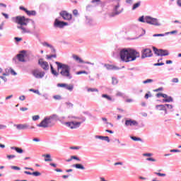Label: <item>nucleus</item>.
<instances>
[{
    "mask_svg": "<svg viewBox=\"0 0 181 181\" xmlns=\"http://www.w3.org/2000/svg\"><path fill=\"white\" fill-rule=\"evenodd\" d=\"M25 53H26V52L23 50L20 54H18L16 57L13 58V62H14V63H16V61L18 60V62L25 63V62H26L25 60Z\"/></svg>",
    "mask_w": 181,
    "mask_h": 181,
    "instance_id": "nucleus-8",
    "label": "nucleus"
},
{
    "mask_svg": "<svg viewBox=\"0 0 181 181\" xmlns=\"http://www.w3.org/2000/svg\"><path fill=\"white\" fill-rule=\"evenodd\" d=\"M131 139H132V141H140V142H144V141L142 140V139H141L140 137H136V136H130Z\"/></svg>",
    "mask_w": 181,
    "mask_h": 181,
    "instance_id": "nucleus-27",
    "label": "nucleus"
},
{
    "mask_svg": "<svg viewBox=\"0 0 181 181\" xmlns=\"http://www.w3.org/2000/svg\"><path fill=\"white\" fill-rule=\"evenodd\" d=\"M112 84H113L114 86L118 84V79H117V78H112Z\"/></svg>",
    "mask_w": 181,
    "mask_h": 181,
    "instance_id": "nucleus-39",
    "label": "nucleus"
},
{
    "mask_svg": "<svg viewBox=\"0 0 181 181\" xmlns=\"http://www.w3.org/2000/svg\"><path fill=\"white\" fill-rule=\"evenodd\" d=\"M40 119V116H39V115L33 116V121H37Z\"/></svg>",
    "mask_w": 181,
    "mask_h": 181,
    "instance_id": "nucleus-43",
    "label": "nucleus"
},
{
    "mask_svg": "<svg viewBox=\"0 0 181 181\" xmlns=\"http://www.w3.org/2000/svg\"><path fill=\"white\" fill-rule=\"evenodd\" d=\"M42 156L47 158L45 159V162H52V158H51L50 154L43 155Z\"/></svg>",
    "mask_w": 181,
    "mask_h": 181,
    "instance_id": "nucleus-29",
    "label": "nucleus"
},
{
    "mask_svg": "<svg viewBox=\"0 0 181 181\" xmlns=\"http://www.w3.org/2000/svg\"><path fill=\"white\" fill-rule=\"evenodd\" d=\"M141 6V1H138L137 3L134 4L132 6V11H135V9H138Z\"/></svg>",
    "mask_w": 181,
    "mask_h": 181,
    "instance_id": "nucleus-26",
    "label": "nucleus"
},
{
    "mask_svg": "<svg viewBox=\"0 0 181 181\" xmlns=\"http://www.w3.org/2000/svg\"><path fill=\"white\" fill-rule=\"evenodd\" d=\"M139 22H141L142 23H148V25H153V26H162V23L159 22L158 18L151 17L150 16H141L139 18Z\"/></svg>",
    "mask_w": 181,
    "mask_h": 181,
    "instance_id": "nucleus-7",
    "label": "nucleus"
},
{
    "mask_svg": "<svg viewBox=\"0 0 181 181\" xmlns=\"http://www.w3.org/2000/svg\"><path fill=\"white\" fill-rule=\"evenodd\" d=\"M139 123L136 120H134L132 119H126L124 122V127H138Z\"/></svg>",
    "mask_w": 181,
    "mask_h": 181,
    "instance_id": "nucleus-11",
    "label": "nucleus"
},
{
    "mask_svg": "<svg viewBox=\"0 0 181 181\" xmlns=\"http://www.w3.org/2000/svg\"><path fill=\"white\" fill-rule=\"evenodd\" d=\"M50 69L52 74H53V76H55V77H59V73L56 70H54L53 65L50 64Z\"/></svg>",
    "mask_w": 181,
    "mask_h": 181,
    "instance_id": "nucleus-20",
    "label": "nucleus"
},
{
    "mask_svg": "<svg viewBox=\"0 0 181 181\" xmlns=\"http://www.w3.org/2000/svg\"><path fill=\"white\" fill-rule=\"evenodd\" d=\"M155 175H157V176H161V177H165L166 176V174L165 173H154Z\"/></svg>",
    "mask_w": 181,
    "mask_h": 181,
    "instance_id": "nucleus-48",
    "label": "nucleus"
},
{
    "mask_svg": "<svg viewBox=\"0 0 181 181\" xmlns=\"http://www.w3.org/2000/svg\"><path fill=\"white\" fill-rule=\"evenodd\" d=\"M13 158H16V156H15V155H8L7 156V159L11 160V159H13Z\"/></svg>",
    "mask_w": 181,
    "mask_h": 181,
    "instance_id": "nucleus-51",
    "label": "nucleus"
},
{
    "mask_svg": "<svg viewBox=\"0 0 181 181\" xmlns=\"http://www.w3.org/2000/svg\"><path fill=\"white\" fill-rule=\"evenodd\" d=\"M32 175L37 177V176H41L42 173H40V172H38V171H35V172L32 173Z\"/></svg>",
    "mask_w": 181,
    "mask_h": 181,
    "instance_id": "nucleus-38",
    "label": "nucleus"
},
{
    "mask_svg": "<svg viewBox=\"0 0 181 181\" xmlns=\"http://www.w3.org/2000/svg\"><path fill=\"white\" fill-rule=\"evenodd\" d=\"M72 166L73 168H76V169H81V170H84L86 169L84 165H83L82 164H74Z\"/></svg>",
    "mask_w": 181,
    "mask_h": 181,
    "instance_id": "nucleus-19",
    "label": "nucleus"
},
{
    "mask_svg": "<svg viewBox=\"0 0 181 181\" xmlns=\"http://www.w3.org/2000/svg\"><path fill=\"white\" fill-rule=\"evenodd\" d=\"M13 127L17 128L19 131L23 130V129H28L29 128V124H14Z\"/></svg>",
    "mask_w": 181,
    "mask_h": 181,
    "instance_id": "nucleus-15",
    "label": "nucleus"
},
{
    "mask_svg": "<svg viewBox=\"0 0 181 181\" xmlns=\"http://www.w3.org/2000/svg\"><path fill=\"white\" fill-rule=\"evenodd\" d=\"M165 108H168V110H172V108H173V105L170 104H165Z\"/></svg>",
    "mask_w": 181,
    "mask_h": 181,
    "instance_id": "nucleus-47",
    "label": "nucleus"
},
{
    "mask_svg": "<svg viewBox=\"0 0 181 181\" xmlns=\"http://www.w3.org/2000/svg\"><path fill=\"white\" fill-rule=\"evenodd\" d=\"M42 97L45 98V100H49V95L47 93H44Z\"/></svg>",
    "mask_w": 181,
    "mask_h": 181,
    "instance_id": "nucleus-55",
    "label": "nucleus"
},
{
    "mask_svg": "<svg viewBox=\"0 0 181 181\" xmlns=\"http://www.w3.org/2000/svg\"><path fill=\"white\" fill-rule=\"evenodd\" d=\"M12 21L15 22V23H17V29H20L22 30V33H30V30L29 29H27L26 28L23 26H28V23L30 21V19L25 18L23 16H18L16 17L12 18Z\"/></svg>",
    "mask_w": 181,
    "mask_h": 181,
    "instance_id": "nucleus-3",
    "label": "nucleus"
},
{
    "mask_svg": "<svg viewBox=\"0 0 181 181\" xmlns=\"http://www.w3.org/2000/svg\"><path fill=\"white\" fill-rule=\"evenodd\" d=\"M11 149H12L13 151H16V152H17V153H23V149H22L19 147L11 146Z\"/></svg>",
    "mask_w": 181,
    "mask_h": 181,
    "instance_id": "nucleus-18",
    "label": "nucleus"
},
{
    "mask_svg": "<svg viewBox=\"0 0 181 181\" xmlns=\"http://www.w3.org/2000/svg\"><path fill=\"white\" fill-rule=\"evenodd\" d=\"M71 159H74L75 160H78V162H80V158L76 156H71Z\"/></svg>",
    "mask_w": 181,
    "mask_h": 181,
    "instance_id": "nucleus-49",
    "label": "nucleus"
},
{
    "mask_svg": "<svg viewBox=\"0 0 181 181\" xmlns=\"http://www.w3.org/2000/svg\"><path fill=\"white\" fill-rule=\"evenodd\" d=\"M57 87H64L66 88V87H67V83H58Z\"/></svg>",
    "mask_w": 181,
    "mask_h": 181,
    "instance_id": "nucleus-46",
    "label": "nucleus"
},
{
    "mask_svg": "<svg viewBox=\"0 0 181 181\" xmlns=\"http://www.w3.org/2000/svg\"><path fill=\"white\" fill-rule=\"evenodd\" d=\"M156 97H158V98H159V97H163V98H168V95L165 93H157Z\"/></svg>",
    "mask_w": 181,
    "mask_h": 181,
    "instance_id": "nucleus-32",
    "label": "nucleus"
},
{
    "mask_svg": "<svg viewBox=\"0 0 181 181\" xmlns=\"http://www.w3.org/2000/svg\"><path fill=\"white\" fill-rule=\"evenodd\" d=\"M66 117H61L60 118L56 114H53L50 116L46 117L37 127L39 128H52L54 125V121H60V119H65Z\"/></svg>",
    "mask_w": 181,
    "mask_h": 181,
    "instance_id": "nucleus-2",
    "label": "nucleus"
},
{
    "mask_svg": "<svg viewBox=\"0 0 181 181\" xmlns=\"http://www.w3.org/2000/svg\"><path fill=\"white\" fill-rule=\"evenodd\" d=\"M92 4H97V5H100V4H101V1L100 0H92L91 1Z\"/></svg>",
    "mask_w": 181,
    "mask_h": 181,
    "instance_id": "nucleus-45",
    "label": "nucleus"
},
{
    "mask_svg": "<svg viewBox=\"0 0 181 181\" xmlns=\"http://www.w3.org/2000/svg\"><path fill=\"white\" fill-rule=\"evenodd\" d=\"M7 126L5 124H0V129H6Z\"/></svg>",
    "mask_w": 181,
    "mask_h": 181,
    "instance_id": "nucleus-56",
    "label": "nucleus"
},
{
    "mask_svg": "<svg viewBox=\"0 0 181 181\" xmlns=\"http://www.w3.org/2000/svg\"><path fill=\"white\" fill-rule=\"evenodd\" d=\"M119 56L121 62L123 63H129L135 62L141 57L139 52L132 48H122L119 52Z\"/></svg>",
    "mask_w": 181,
    "mask_h": 181,
    "instance_id": "nucleus-1",
    "label": "nucleus"
},
{
    "mask_svg": "<svg viewBox=\"0 0 181 181\" xmlns=\"http://www.w3.org/2000/svg\"><path fill=\"white\" fill-rule=\"evenodd\" d=\"M1 15L4 16L6 19H9V16L7 13H1Z\"/></svg>",
    "mask_w": 181,
    "mask_h": 181,
    "instance_id": "nucleus-58",
    "label": "nucleus"
},
{
    "mask_svg": "<svg viewBox=\"0 0 181 181\" xmlns=\"http://www.w3.org/2000/svg\"><path fill=\"white\" fill-rule=\"evenodd\" d=\"M19 100L21 101H25V100H26V97H25V95H21L19 97Z\"/></svg>",
    "mask_w": 181,
    "mask_h": 181,
    "instance_id": "nucleus-57",
    "label": "nucleus"
},
{
    "mask_svg": "<svg viewBox=\"0 0 181 181\" xmlns=\"http://www.w3.org/2000/svg\"><path fill=\"white\" fill-rule=\"evenodd\" d=\"M153 50L155 54H157V56H160V53L162 52V49H158V48H156L155 47H153Z\"/></svg>",
    "mask_w": 181,
    "mask_h": 181,
    "instance_id": "nucleus-22",
    "label": "nucleus"
},
{
    "mask_svg": "<svg viewBox=\"0 0 181 181\" xmlns=\"http://www.w3.org/2000/svg\"><path fill=\"white\" fill-rule=\"evenodd\" d=\"M27 15L28 16H36V11H27Z\"/></svg>",
    "mask_w": 181,
    "mask_h": 181,
    "instance_id": "nucleus-24",
    "label": "nucleus"
},
{
    "mask_svg": "<svg viewBox=\"0 0 181 181\" xmlns=\"http://www.w3.org/2000/svg\"><path fill=\"white\" fill-rule=\"evenodd\" d=\"M116 95H117V97H122V95H124V94L122 92L119 91L116 93Z\"/></svg>",
    "mask_w": 181,
    "mask_h": 181,
    "instance_id": "nucleus-60",
    "label": "nucleus"
},
{
    "mask_svg": "<svg viewBox=\"0 0 181 181\" xmlns=\"http://www.w3.org/2000/svg\"><path fill=\"white\" fill-rule=\"evenodd\" d=\"M173 83H179V78H174L172 79Z\"/></svg>",
    "mask_w": 181,
    "mask_h": 181,
    "instance_id": "nucleus-59",
    "label": "nucleus"
},
{
    "mask_svg": "<svg viewBox=\"0 0 181 181\" xmlns=\"http://www.w3.org/2000/svg\"><path fill=\"white\" fill-rule=\"evenodd\" d=\"M47 60H50V59H56V57H57V55H56V54H50V55H47L46 56Z\"/></svg>",
    "mask_w": 181,
    "mask_h": 181,
    "instance_id": "nucleus-36",
    "label": "nucleus"
},
{
    "mask_svg": "<svg viewBox=\"0 0 181 181\" xmlns=\"http://www.w3.org/2000/svg\"><path fill=\"white\" fill-rule=\"evenodd\" d=\"M11 169H13V170H21V168L15 165L11 166Z\"/></svg>",
    "mask_w": 181,
    "mask_h": 181,
    "instance_id": "nucleus-52",
    "label": "nucleus"
},
{
    "mask_svg": "<svg viewBox=\"0 0 181 181\" xmlns=\"http://www.w3.org/2000/svg\"><path fill=\"white\" fill-rule=\"evenodd\" d=\"M165 64V63L161 62V63H156L153 64V66H163Z\"/></svg>",
    "mask_w": 181,
    "mask_h": 181,
    "instance_id": "nucleus-62",
    "label": "nucleus"
},
{
    "mask_svg": "<svg viewBox=\"0 0 181 181\" xmlns=\"http://www.w3.org/2000/svg\"><path fill=\"white\" fill-rule=\"evenodd\" d=\"M160 56H169V51L168 49H161Z\"/></svg>",
    "mask_w": 181,
    "mask_h": 181,
    "instance_id": "nucleus-25",
    "label": "nucleus"
},
{
    "mask_svg": "<svg viewBox=\"0 0 181 181\" xmlns=\"http://www.w3.org/2000/svg\"><path fill=\"white\" fill-rule=\"evenodd\" d=\"M32 74L35 78H43L46 73L45 71H40L39 69H34L32 71Z\"/></svg>",
    "mask_w": 181,
    "mask_h": 181,
    "instance_id": "nucleus-10",
    "label": "nucleus"
},
{
    "mask_svg": "<svg viewBox=\"0 0 181 181\" xmlns=\"http://www.w3.org/2000/svg\"><path fill=\"white\" fill-rule=\"evenodd\" d=\"M151 83H153V79H146L143 81V84H151Z\"/></svg>",
    "mask_w": 181,
    "mask_h": 181,
    "instance_id": "nucleus-37",
    "label": "nucleus"
},
{
    "mask_svg": "<svg viewBox=\"0 0 181 181\" xmlns=\"http://www.w3.org/2000/svg\"><path fill=\"white\" fill-rule=\"evenodd\" d=\"M73 59H74L76 62H78V63H84V61L77 55H73Z\"/></svg>",
    "mask_w": 181,
    "mask_h": 181,
    "instance_id": "nucleus-23",
    "label": "nucleus"
},
{
    "mask_svg": "<svg viewBox=\"0 0 181 181\" xmlns=\"http://www.w3.org/2000/svg\"><path fill=\"white\" fill-rule=\"evenodd\" d=\"M162 103H173V98L171 96H167L165 99H163Z\"/></svg>",
    "mask_w": 181,
    "mask_h": 181,
    "instance_id": "nucleus-21",
    "label": "nucleus"
},
{
    "mask_svg": "<svg viewBox=\"0 0 181 181\" xmlns=\"http://www.w3.org/2000/svg\"><path fill=\"white\" fill-rule=\"evenodd\" d=\"M74 88V86L72 84H66V90H68L69 91H73Z\"/></svg>",
    "mask_w": 181,
    "mask_h": 181,
    "instance_id": "nucleus-28",
    "label": "nucleus"
},
{
    "mask_svg": "<svg viewBox=\"0 0 181 181\" xmlns=\"http://www.w3.org/2000/svg\"><path fill=\"white\" fill-rule=\"evenodd\" d=\"M102 97H103V98H106V100H108L109 101H112V98L110 95H108L107 94H103Z\"/></svg>",
    "mask_w": 181,
    "mask_h": 181,
    "instance_id": "nucleus-34",
    "label": "nucleus"
},
{
    "mask_svg": "<svg viewBox=\"0 0 181 181\" xmlns=\"http://www.w3.org/2000/svg\"><path fill=\"white\" fill-rule=\"evenodd\" d=\"M10 73H11V74H12V76H17V73L15 71V70H13V69H11L10 70Z\"/></svg>",
    "mask_w": 181,
    "mask_h": 181,
    "instance_id": "nucleus-50",
    "label": "nucleus"
},
{
    "mask_svg": "<svg viewBox=\"0 0 181 181\" xmlns=\"http://www.w3.org/2000/svg\"><path fill=\"white\" fill-rule=\"evenodd\" d=\"M176 33H177V30H173L171 32H167V33H165V35H166V36H168V35H175Z\"/></svg>",
    "mask_w": 181,
    "mask_h": 181,
    "instance_id": "nucleus-42",
    "label": "nucleus"
},
{
    "mask_svg": "<svg viewBox=\"0 0 181 181\" xmlns=\"http://www.w3.org/2000/svg\"><path fill=\"white\" fill-rule=\"evenodd\" d=\"M163 36H166V33L164 34H154L153 35V37H163Z\"/></svg>",
    "mask_w": 181,
    "mask_h": 181,
    "instance_id": "nucleus-41",
    "label": "nucleus"
},
{
    "mask_svg": "<svg viewBox=\"0 0 181 181\" xmlns=\"http://www.w3.org/2000/svg\"><path fill=\"white\" fill-rule=\"evenodd\" d=\"M19 9L21 11H23L24 12H25V13H27V12H28V10L26 9V8H25V7L22 6L19 7Z\"/></svg>",
    "mask_w": 181,
    "mask_h": 181,
    "instance_id": "nucleus-53",
    "label": "nucleus"
},
{
    "mask_svg": "<svg viewBox=\"0 0 181 181\" xmlns=\"http://www.w3.org/2000/svg\"><path fill=\"white\" fill-rule=\"evenodd\" d=\"M156 108L159 111H164L165 114H168V109L165 107V104L164 105H157L156 106Z\"/></svg>",
    "mask_w": 181,
    "mask_h": 181,
    "instance_id": "nucleus-16",
    "label": "nucleus"
},
{
    "mask_svg": "<svg viewBox=\"0 0 181 181\" xmlns=\"http://www.w3.org/2000/svg\"><path fill=\"white\" fill-rule=\"evenodd\" d=\"M14 40H16V42H21V41H22V38L18 37H15Z\"/></svg>",
    "mask_w": 181,
    "mask_h": 181,
    "instance_id": "nucleus-61",
    "label": "nucleus"
},
{
    "mask_svg": "<svg viewBox=\"0 0 181 181\" xmlns=\"http://www.w3.org/2000/svg\"><path fill=\"white\" fill-rule=\"evenodd\" d=\"M69 118H74V119H81V122H76V121H71V122H65L63 123L65 127L67 128H70V129H77V128H80L81 126L82 122H86V117H78L76 116L69 117Z\"/></svg>",
    "mask_w": 181,
    "mask_h": 181,
    "instance_id": "nucleus-6",
    "label": "nucleus"
},
{
    "mask_svg": "<svg viewBox=\"0 0 181 181\" xmlns=\"http://www.w3.org/2000/svg\"><path fill=\"white\" fill-rule=\"evenodd\" d=\"M152 50L149 48L144 49L142 51L141 59H146V57H151Z\"/></svg>",
    "mask_w": 181,
    "mask_h": 181,
    "instance_id": "nucleus-13",
    "label": "nucleus"
},
{
    "mask_svg": "<svg viewBox=\"0 0 181 181\" xmlns=\"http://www.w3.org/2000/svg\"><path fill=\"white\" fill-rule=\"evenodd\" d=\"M104 66L106 67L107 70H119V68L111 64H105Z\"/></svg>",
    "mask_w": 181,
    "mask_h": 181,
    "instance_id": "nucleus-17",
    "label": "nucleus"
},
{
    "mask_svg": "<svg viewBox=\"0 0 181 181\" xmlns=\"http://www.w3.org/2000/svg\"><path fill=\"white\" fill-rule=\"evenodd\" d=\"M33 141L34 142H40V139H39V138H34V139H33Z\"/></svg>",
    "mask_w": 181,
    "mask_h": 181,
    "instance_id": "nucleus-63",
    "label": "nucleus"
},
{
    "mask_svg": "<svg viewBox=\"0 0 181 181\" xmlns=\"http://www.w3.org/2000/svg\"><path fill=\"white\" fill-rule=\"evenodd\" d=\"M87 91L88 93H90H90H94V92L98 93V89L94 88H88Z\"/></svg>",
    "mask_w": 181,
    "mask_h": 181,
    "instance_id": "nucleus-30",
    "label": "nucleus"
},
{
    "mask_svg": "<svg viewBox=\"0 0 181 181\" xmlns=\"http://www.w3.org/2000/svg\"><path fill=\"white\" fill-rule=\"evenodd\" d=\"M38 64L42 69V70H45V71H48L49 66V63L46 61H44L42 58H40L38 60Z\"/></svg>",
    "mask_w": 181,
    "mask_h": 181,
    "instance_id": "nucleus-9",
    "label": "nucleus"
},
{
    "mask_svg": "<svg viewBox=\"0 0 181 181\" xmlns=\"http://www.w3.org/2000/svg\"><path fill=\"white\" fill-rule=\"evenodd\" d=\"M29 91H31L32 93H35V94H37V95H42V93L39 91V90H35V89H30Z\"/></svg>",
    "mask_w": 181,
    "mask_h": 181,
    "instance_id": "nucleus-33",
    "label": "nucleus"
},
{
    "mask_svg": "<svg viewBox=\"0 0 181 181\" xmlns=\"http://www.w3.org/2000/svg\"><path fill=\"white\" fill-rule=\"evenodd\" d=\"M67 25H69L68 23L64 22V21H59L57 18L55 19V21L54 23V26L55 28H64V26H67Z\"/></svg>",
    "mask_w": 181,
    "mask_h": 181,
    "instance_id": "nucleus-12",
    "label": "nucleus"
},
{
    "mask_svg": "<svg viewBox=\"0 0 181 181\" xmlns=\"http://www.w3.org/2000/svg\"><path fill=\"white\" fill-rule=\"evenodd\" d=\"M177 5L181 8V0H177Z\"/></svg>",
    "mask_w": 181,
    "mask_h": 181,
    "instance_id": "nucleus-64",
    "label": "nucleus"
},
{
    "mask_svg": "<svg viewBox=\"0 0 181 181\" xmlns=\"http://www.w3.org/2000/svg\"><path fill=\"white\" fill-rule=\"evenodd\" d=\"M55 64L57 66L58 71L59 70H61L60 74L63 77H66V78H68L69 80H71L73 78V76L70 74V66L59 62H55Z\"/></svg>",
    "mask_w": 181,
    "mask_h": 181,
    "instance_id": "nucleus-4",
    "label": "nucleus"
},
{
    "mask_svg": "<svg viewBox=\"0 0 181 181\" xmlns=\"http://www.w3.org/2000/svg\"><path fill=\"white\" fill-rule=\"evenodd\" d=\"M42 46H44L45 47H49V49H51V47H52L53 45L49 44L47 42H44L42 43Z\"/></svg>",
    "mask_w": 181,
    "mask_h": 181,
    "instance_id": "nucleus-31",
    "label": "nucleus"
},
{
    "mask_svg": "<svg viewBox=\"0 0 181 181\" xmlns=\"http://www.w3.org/2000/svg\"><path fill=\"white\" fill-rule=\"evenodd\" d=\"M124 12V8L121 7V0L112 1V11L108 13L109 18H115Z\"/></svg>",
    "mask_w": 181,
    "mask_h": 181,
    "instance_id": "nucleus-5",
    "label": "nucleus"
},
{
    "mask_svg": "<svg viewBox=\"0 0 181 181\" xmlns=\"http://www.w3.org/2000/svg\"><path fill=\"white\" fill-rule=\"evenodd\" d=\"M59 15L64 21H71V14L66 11H61Z\"/></svg>",
    "mask_w": 181,
    "mask_h": 181,
    "instance_id": "nucleus-14",
    "label": "nucleus"
},
{
    "mask_svg": "<svg viewBox=\"0 0 181 181\" xmlns=\"http://www.w3.org/2000/svg\"><path fill=\"white\" fill-rule=\"evenodd\" d=\"M146 160H148L150 162H156V159H155L153 158H146Z\"/></svg>",
    "mask_w": 181,
    "mask_h": 181,
    "instance_id": "nucleus-54",
    "label": "nucleus"
},
{
    "mask_svg": "<svg viewBox=\"0 0 181 181\" xmlns=\"http://www.w3.org/2000/svg\"><path fill=\"white\" fill-rule=\"evenodd\" d=\"M76 74L78 76H80V74H88V72L86 71H79L76 72Z\"/></svg>",
    "mask_w": 181,
    "mask_h": 181,
    "instance_id": "nucleus-40",
    "label": "nucleus"
},
{
    "mask_svg": "<svg viewBox=\"0 0 181 181\" xmlns=\"http://www.w3.org/2000/svg\"><path fill=\"white\" fill-rule=\"evenodd\" d=\"M149 97H152V94L151 93V92H148V93H146L144 98H146V100H148Z\"/></svg>",
    "mask_w": 181,
    "mask_h": 181,
    "instance_id": "nucleus-44",
    "label": "nucleus"
},
{
    "mask_svg": "<svg viewBox=\"0 0 181 181\" xmlns=\"http://www.w3.org/2000/svg\"><path fill=\"white\" fill-rule=\"evenodd\" d=\"M52 98H54V100H56L57 101H60V100H62V95H55L52 96Z\"/></svg>",
    "mask_w": 181,
    "mask_h": 181,
    "instance_id": "nucleus-35",
    "label": "nucleus"
}]
</instances>
